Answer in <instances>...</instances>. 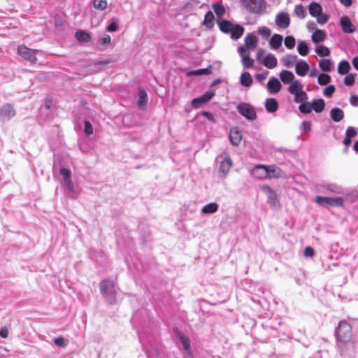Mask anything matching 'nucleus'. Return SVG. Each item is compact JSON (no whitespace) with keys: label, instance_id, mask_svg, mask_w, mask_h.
<instances>
[{"label":"nucleus","instance_id":"f257e3e1","mask_svg":"<svg viewBox=\"0 0 358 358\" xmlns=\"http://www.w3.org/2000/svg\"><path fill=\"white\" fill-rule=\"evenodd\" d=\"M336 346L341 356L352 357L355 355V338L351 325L345 320L338 323L335 330Z\"/></svg>","mask_w":358,"mask_h":358},{"label":"nucleus","instance_id":"f03ea898","mask_svg":"<svg viewBox=\"0 0 358 358\" xmlns=\"http://www.w3.org/2000/svg\"><path fill=\"white\" fill-rule=\"evenodd\" d=\"M100 291L106 300L110 304L116 302V289L115 284L110 280L105 279L100 282Z\"/></svg>","mask_w":358,"mask_h":358},{"label":"nucleus","instance_id":"7ed1b4c3","mask_svg":"<svg viewBox=\"0 0 358 358\" xmlns=\"http://www.w3.org/2000/svg\"><path fill=\"white\" fill-rule=\"evenodd\" d=\"M240 2L248 12L256 15L264 13L266 8L264 0H240Z\"/></svg>","mask_w":358,"mask_h":358},{"label":"nucleus","instance_id":"20e7f679","mask_svg":"<svg viewBox=\"0 0 358 358\" xmlns=\"http://www.w3.org/2000/svg\"><path fill=\"white\" fill-rule=\"evenodd\" d=\"M237 111L248 120L253 121L257 118L255 108L248 103L241 102L236 106Z\"/></svg>","mask_w":358,"mask_h":358},{"label":"nucleus","instance_id":"39448f33","mask_svg":"<svg viewBox=\"0 0 358 358\" xmlns=\"http://www.w3.org/2000/svg\"><path fill=\"white\" fill-rule=\"evenodd\" d=\"M317 190L324 194L333 193L336 194H343L344 189L342 187L336 183H319L317 185Z\"/></svg>","mask_w":358,"mask_h":358},{"label":"nucleus","instance_id":"423d86ee","mask_svg":"<svg viewBox=\"0 0 358 358\" xmlns=\"http://www.w3.org/2000/svg\"><path fill=\"white\" fill-rule=\"evenodd\" d=\"M38 52V50L29 48L24 45H19L17 48V54L31 64H35L37 62L36 53Z\"/></svg>","mask_w":358,"mask_h":358},{"label":"nucleus","instance_id":"0eeeda50","mask_svg":"<svg viewBox=\"0 0 358 358\" xmlns=\"http://www.w3.org/2000/svg\"><path fill=\"white\" fill-rule=\"evenodd\" d=\"M315 202L320 206L327 205L329 206L338 207L342 206L343 204V199L342 197H327L322 196H317L315 197Z\"/></svg>","mask_w":358,"mask_h":358},{"label":"nucleus","instance_id":"6e6552de","mask_svg":"<svg viewBox=\"0 0 358 358\" xmlns=\"http://www.w3.org/2000/svg\"><path fill=\"white\" fill-rule=\"evenodd\" d=\"M16 114L15 109L10 103L3 104L0 107V121L5 122L11 120Z\"/></svg>","mask_w":358,"mask_h":358},{"label":"nucleus","instance_id":"1a4fd4ad","mask_svg":"<svg viewBox=\"0 0 358 358\" xmlns=\"http://www.w3.org/2000/svg\"><path fill=\"white\" fill-rule=\"evenodd\" d=\"M214 96L215 92L213 91L206 92L201 96L192 100L191 104L192 108H199L201 107L204 103L209 101Z\"/></svg>","mask_w":358,"mask_h":358},{"label":"nucleus","instance_id":"9d476101","mask_svg":"<svg viewBox=\"0 0 358 358\" xmlns=\"http://www.w3.org/2000/svg\"><path fill=\"white\" fill-rule=\"evenodd\" d=\"M232 160L229 156L224 157L219 166V178H224L232 166Z\"/></svg>","mask_w":358,"mask_h":358},{"label":"nucleus","instance_id":"9b49d317","mask_svg":"<svg viewBox=\"0 0 358 358\" xmlns=\"http://www.w3.org/2000/svg\"><path fill=\"white\" fill-rule=\"evenodd\" d=\"M262 189L267 196L268 203L271 207L275 208L278 206L279 201L275 192L270 186H264Z\"/></svg>","mask_w":358,"mask_h":358},{"label":"nucleus","instance_id":"f8f14e48","mask_svg":"<svg viewBox=\"0 0 358 358\" xmlns=\"http://www.w3.org/2000/svg\"><path fill=\"white\" fill-rule=\"evenodd\" d=\"M275 22L276 25L282 29L287 28L290 24V18L287 13L280 12L275 16Z\"/></svg>","mask_w":358,"mask_h":358},{"label":"nucleus","instance_id":"ddd939ff","mask_svg":"<svg viewBox=\"0 0 358 358\" xmlns=\"http://www.w3.org/2000/svg\"><path fill=\"white\" fill-rule=\"evenodd\" d=\"M341 27L343 32L347 34L353 33L355 31V27L352 24L350 18L348 16H343L340 20Z\"/></svg>","mask_w":358,"mask_h":358},{"label":"nucleus","instance_id":"4468645a","mask_svg":"<svg viewBox=\"0 0 358 358\" xmlns=\"http://www.w3.org/2000/svg\"><path fill=\"white\" fill-rule=\"evenodd\" d=\"M282 85L278 78L275 77H271L268 83L267 88L271 94H276L281 90Z\"/></svg>","mask_w":358,"mask_h":358},{"label":"nucleus","instance_id":"2eb2a0df","mask_svg":"<svg viewBox=\"0 0 358 358\" xmlns=\"http://www.w3.org/2000/svg\"><path fill=\"white\" fill-rule=\"evenodd\" d=\"M309 70L308 64L303 60H299L295 64L296 73L299 76H305Z\"/></svg>","mask_w":358,"mask_h":358},{"label":"nucleus","instance_id":"dca6fc26","mask_svg":"<svg viewBox=\"0 0 358 358\" xmlns=\"http://www.w3.org/2000/svg\"><path fill=\"white\" fill-rule=\"evenodd\" d=\"M268 170L267 169V166L262 164L256 165L252 171V174L258 178H264L268 177Z\"/></svg>","mask_w":358,"mask_h":358},{"label":"nucleus","instance_id":"f3484780","mask_svg":"<svg viewBox=\"0 0 358 358\" xmlns=\"http://www.w3.org/2000/svg\"><path fill=\"white\" fill-rule=\"evenodd\" d=\"M260 64L269 69H272L277 66L278 60L273 54L269 53L263 58Z\"/></svg>","mask_w":358,"mask_h":358},{"label":"nucleus","instance_id":"a211bd4d","mask_svg":"<svg viewBox=\"0 0 358 358\" xmlns=\"http://www.w3.org/2000/svg\"><path fill=\"white\" fill-rule=\"evenodd\" d=\"M326 38L327 32L322 29H316L311 36L313 42L315 44L323 42Z\"/></svg>","mask_w":358,"mask_h":358},{"label":"nucleus","instance_id":"6ab92c4d","mask_svg":"<svg viewBox=\"0 0 358 358\" xmlns=\"http://www.w3.org/2000/svg\"><path fill=\"white\" fill-rule=\"evenodd\" d=\"M245 44L250 50H254L257 47V38L252 33H249L245 38Z\"/></svg>","mask_w":358,"mask_h":358},{"label":"nucleus","instance_id":"aec40b11","mask_svg":"<svg viewBox=\"0 0 358 358\" xmlns=\"http://www.w3.org/2000/svg\"><path fill=\"white\" fill-rule=\"evenodd\" d=\"M283 64L287 68H292L298 62V57L296 55L287 54L282 59Z\"/></svg>","mask_w":358,"mask_h":358},{"label":"nucleus","instance_id":"412c9836","mask_svg":"<svg viewBox=\"0 0 358 358\" xmlns=\"http://www.w3.org/2000/svg\"><path fill=\"white\" fill-rule=\"evenodd\" d=\"M330 117L335 122H338L344 118V112L339 108H333L330 110Z\"/></svg>","mask_w":358,"mask_h":358},{"label":"nucleus","instance_id":"4be33fe9","mask_svg":"<svg viewBox=\"0 0 358 358\" xmlns=\"http://www.w3.org/2000/svg\"><path fill=\"white\" fill-rule=\"evenodd\" d=\"M179 339L186 354L192 358V352L190 347V340L189 338L182 334L179 336Z\"/></svg>","mask_w":358,"mask_h":358},{"label":"nucleus","instance_id":"5701e85b","mask_svg":"<svg viewBox=\"0 0 358 358\" xmlns=\"http://www.w3.org/2000/svg\"><path fill=\"white\" fill-rule=\"evenodd\" d=\"M265 108L268 113H274L278 108V103L275 98H268L265 101Z\"/></svg>","mask_w":358,"mask_h":358},{"label":"nucleus","instance_id":"b1692460","mask_svg":"<svg viewBox=\"0 0 358 358\" xmlns=\"http://www.w3.org/2000/svg\"><path fill=\"white\" fill-rule=\"evenodd\" d=\"M242 139V134L238 130H231L229 133V140L231 143L237 146L240 144Z\"/></svg>","mask_w":358,"mask_h":358},{"label":"nucleus","instance_id":"393cba45","mask_svg":"<svg viewBox=\"0 0 358 358\" xmlns=\"http://www.w3.org/2000/svg\"><path fill=\"white\" fill-rule=\"evenodd\" d=\"M282 40L283 38L281 35L278 34H273L269 41L271 48L273 50L278 49L282 45Z\"/></svg>","mask_w":358,"mask_h":358},{"label":"nucleus","instance_id":"a878e982","mask_svg":"<svg viewBox=\"0 0 358 358\" xmlns=\"http://www.w3.org/2000/svg\"><path fill=\"white\" fill-rule=\"evenodd\" d=\"M279 76H280L281 81L285 84H287V83H292L293 81H294V76L293 73L288 70H282L280 73Z\"/></svg>","mask_w":358,"mask_h":358},{"label":"nucleus","instance_id":"bb28decb","mask_svg":"<svg viewBox=\"0 0 358 358\" xmlns=\"http://www.w3.org/2000/svg\"><path fill=\"white\" fill-rule=\"evenodd\" d=\"M219 206L217 203L212 202L205 205L201 209V214L209 215L217 211Z\"/></svg>","mask_w":358,"mask_h":358},{"label":"nucleus","instance_id":"cd10ccee","mask_svg":"<svg viewBox=\"0 0 358 358\" xmlns=\"http://www.w3.org/2000/svg\"><path fill=\"white\" fill-rule=\"evenodd\" d=\"M309 13L313 17H316L322 12V6L317 2H312L308 6Z\"/></svg>","mask_w":358,"mask_h":358},{"label":"nucleus","instance_id":"c85d7f7f","mask_svg":"<svg viewBox=\"0 0 358 358\" xmlns=\"http://www.w3.org/2000/svg\"><path fill=\"white\" fill-rule=\"evenodd\" d=\"M75 37L77 41L82 43L90 42L92 39L90 34L84 31V30H78L75 33Z\"/></svg>","mask_w":358,"mask_h":358},{"label":"nucleus","instance_id":"c756f323","mask_svg":"<svg viewBox=\"0 0 358 358\" xmlns=\"http://www.w3.org/2000/svg\"><path fill=\"white\" fill-rule=\"evenodd\" d=\"M244 32V27L241 24H234V28L230 32L231 38L234 40L240 38Z\"/></svg>","mask_w":358,"mask_h":358},{"label":"nucleus","instance_id":"7c9ffc66","mask_svg":"<svg viewBox=\"0 0 358 358\" xmlns=\"http://www.w3.org/2000/svg\"><path fill=\"white\" fill-rule=\"evenodd\" d=\"M219 27L223 33L230 34L234 28V24L229 20H223L219 22Z\"/></svg>","mask_w":358,"mask_h":358},{"label":"nucleus","instance_id":"2f4dec72","mask_svg":"<svg viewBox=\"0 0 358 358\" xmlns=\"http://www.w3.org/2000/svg\"><path fill=\"white\" fill-rule=\"evenodd\" d=\"M303 84L298 80L293 81L289 87H288V92L294 95L298 92H301L303 90Z\"/></svg>","mask_w":358,"mask_h":358},{"label":"nucleus","instance_id":"473e14b6","mask_svg":"<svg viewBox=\"0 0 358 358\" xmlns=\"http://www.w3.org/2000/svg\"><path fill=\"white\" fill-rule=\"evenodd\" d=\"M215 17L211 10H208L205 16L203 24L207 28L211 29L214 26Z\"/></svg>","mask_w":358,"mask_h":358},{"label":"nucleus","instance_id":"72a5a7b5","mask_svg":"<svg viewBox=\"0 0 358 358\" xmlns=\"http://www.w3.org/2000/svg\"><path fill=\"white\" fill-rule=\"evenodd\" d=\"M311 103L313 105V110L317 113H322L324 109L325 102L322 99H314Z\"/></svg>","mask_w":358,"mask_h":358},{"label":"nucleus","instance_id":"f704fd0d","mask_svg":"<svg viewBox=\"0 0 358 358\" xmlns=\"http://www.w3.org/2000/svg\"><path fill=\"white\" fill-rule=\"evenodd\" d=\"M320 68L324 72H330L332 70L333 64L329 59H322L319 62Z\"/></svg>","mask_w":358,"mask_h":358},{"label":"nucleus","instance_id":"c9c22d12","mask_svg":"<svg viewBox=\"0 0 358 358\" xmlns=\"http://www.w3.org/2000/svg\"><path fill=\"white\" fill-rule=\"evenodd\" d=\"M240 83L244 87H250L252 83V78L249 72H243L240 78Z\"/></svg>","mask_w":358,"mask_h":358},{"label":"nucleus","instance_id":"e433bc0d","mask_svg":"<svg viewBox=\"0 0 358 358\" xmlns=\"http://www.w3.org/2000/svg\"><path fill=\"white\" fill-rule=\"evenodd\" d=\"M211 73L210 67L200 69L197 70H192L189 71L187 75L188 76H198L201 75H209Z\"/></svg>","mask_w":358,"mask_h":358},{"label":"nucleus","instance_id":"4c0bfd02","mask_svg":"<svg viewBox=\"0 0 358 358\" xmlns=\"http://www.w3.org/2000/svg\"><path fill=\"white\" fill-rule=\"evenodd\" d=\"M350 69V63L348 61L343 60L338 64V73L341 75H345Z\"/></svg>","mask_w":358,"mask_h":358},{"label":"nucleus","instance_id":"58836bf2","mask_svg":"<svg viewBox=\"0 0 358 358\" xmlns=\"http://www.w3.org/2000/svg\"><path fill=\"white\" fill-rule=\"evenodd\" d=\"M299 110L303 114L310 113L313 110V105L308 101L303 102L299 105Z\"/></svg>","mask_w":358,"mask_h":358},{"label":"nucleus","instance_id":"ea45409f","mask_svg":"<svg viewBox=\"0 0 358 358\" xmlns=\"http://www.w3.org/2000/svg\"><path fill=\"white\" fill-rule=\"evenodd\" d=\"M297 51L301 56H306L309 52V48L306 42L300 41L297 46Z\"/></svg>","mask_w":358,"mask_h":358},{"label":"nucleus","instance_id":"a19ab883","mask_svg":"<svg viewBox=\"0 0 358 358\" xmlns=\"http://www.w3.org/2000/svg\"><path fill=\"white\" fill-rule=\"evenodd\" d=\"M148 102V95L146 92L140 88L138 93V104L139 106L145 105Z\"/></svg>","mask_w":358,"mask_h":358},{"label":"nucleus","instance_id":"79ce46f5","mask_svg":"<svg viewBox=\"0 0 358 358\" xmlns=\"http://www.w3.org/2000/svg\"><path fill=\"white\" fill-rule=\"evenodd\" d=\"M316 53L320 57H327L330 55V50L324 46L320 45L315 48Z\"/></svg>","mask_w":358,"mask_h":358},{"label":"nucleus","instance_id":"37998d69","mask_svg":"<svg viewBox=\"0 0 358 358\" xmlns=\"http://www.w3.org/2000/svg\"><path fill=\"white\" fill-rule=\"evenodd\" d=\"M308 98V96L306 92L301 90L294 94V101L296 103L305 102Z\"/></svg>","mask_w":358,"mask_h":358},{"label":"nucleus","instance_id":"c03bdc74","mask_svg":"<svg viewBox=\"0 0 358 358\" xmlns=\"http://www.w3.org/2000/svg\"><path fill=\"white\" fill-rule=\"evenodd\" d=\"M331 80V76L327 73H320L318 76V83L320 85H326L329 84Z\"/></svg>","mask_w":358,"mask_h":358},{"label":"nucleus","instance_id":"a18cd8bd","mask_svg":"<svg viewBox=\"0 0 358 358\" xmlns=\"http://www.w3.org/2000/svg\"><path fill=\"white\" fill-rule=\"evenodd\" d=\"M294 13L298 17L301 19H303L306 15V9L301 4H299L295 6Z\"/></svg>","mask_w":358,"mask_h":358},{"label":"nucleus","instance_id":"49530a36","mask_svg":"<svg viewBox=\"0 0 358 358\" xmlns=\"http://www.w3.org/2000/svg\"><path fill=\"white\" fill-rule=\"evenodd\" d=\"M284 43L287 49H293L296 44V40L292 36H287L285 38Z\"/></svg>","mask_w":358,"mask_h":358},{"label":"nucleus","instance_id":"de8ad7c7","mask_svg":"<svg viewBox=\"0 0 358 358\" xmlns=\"http://www.w3.org/2000/svg\"><path fill=\"white\" fill-rule=\"evenodd\" d=\"M213 8L218 17H222L225 13V8L222 4L214 3Z\"/></svg>","mask_w":358,"mask_h":358},{"label":"nucleus","instance_id":"09e8293b","mask_svg":"<svg viewBox=\"0 0 358 358\" xmlns=\"http://www.w3.org/2000/svg\"><path fill=\"white\" fill-rule=\"evenodd\" d=\"M107 4L108 3L106 0H94L93 2L94 7L101 10L106 9Z\"/></svg>","mask_w":358,"mask_h":358},{"label":"nucleus","instance_id":"8fccbe9b","mask_svg":"<svg viewBox=\"0 0 358 358\" xmlns=\"http://www.w3.org/2000/svg\"><path fill=\"white\" fill-rule=\"evenodd\" d=\"M242 63L245 68H251L254 64V59L249 57V55H246V56H243L242 58Z\"/></svg>","mask_w":358,"mask_h":358},{"label":"nucleus","instance_id":"3c124183","mask_svg":"<svg viewBox=\"0 0 358 358\" xmlns=\"http://www.w3.org/2000/svg\"><path fill=\"white\" fill-rule=\"evenodd\" d=\"M59 173L62 176L64 181L71 179V171L70 169L62 167L60 169Z\"/></svg>","mask_w":358,"mask_h":358},{"label":"nucleus","instance_id":"603ef678","mask_svg":"<svg viewBox=\"0 0 358 358\" xmlns=\"http://www.w3.org/2000/svg\"><path fill=\"white\" fill-rule=\"evenodd\" d=\"M84 133L87 136H90L93 134L92 125L88 120L84 121Z\"/></svg>","mask_w":358,"mask_h":358},{"label":"nucleus","instance_id":"864d4df0","mask_svg":"<svg viewBox=\"0 0 358 358\" xmlns=\"http://www.w3.org/2000/svg\"><path fill=\"white\" fill-rule=\"evenodd\" d=\"M336 91V87L333 85H330L324 88L323 94L327 97H331Z\"/></svg>","mask_w":358,"mask_h":358},{"label":"nucleus","instance_id":"5fc2aeb1","mask_svg":"<svg viewBox=\"0 0 358 358\" xmlns=\"http://www.w3.org/2000/svg\"><path fill=\"white\" fill-rule=\"evenodd\" d=\"M344 83L346 86H352L355 83V76L352 73H350L344 78Z\"/></svg>","mask_w":358,"mask_h":358},{"label":"nucleus","instance_id":"6e6d98bb","mask_svg":"<svg viewBox=\"0 0 358 358\" xmlns=\"http://www.w3.org/2000/svg\"><path fill=\"white\" fill-rule=\"evenodd\" d=\"M258 33L262 36L268 38L271 35V30L266 27H260L258 29Z\"/></svg>","mask_w":358,"mask_h":358},{"label":"nucleus","instance_id":"4d7b16f0","mask_svg":"<svg viewBox=\"0 0 358 358\" xmlns=\"http://www.w3.org/2000/svg\"><path fill=\"white\" fill-rule=\"evenodd\" d=\"M357 132L353 127H348L345 131V136L352 139L357 136Z\"/></svg>","mask_w":358,"mask_h":358},{"label":"nucleus","instance_id":"13d9d810","mask_svg":"<svg viewBox=\"0 0 358 358\" xmlns=\"http://www.w3.org/2000/svg\"><path fill=\"white\" fill-rule=\"evenodd\" d=\"M317 22L320 24H324L327 22L329 20V16L327 14L321 13L319 15L316 16Z\"/></svg>","mask_w":358,"mask_h":358},{"label":"nucleus","instance_id":"bf43d9fd","mask_svg":"<svg viewBox=\"0 0 358 358\" xmlns=\"http://www.w3.org/2000/svg\"><path fill=\"white\" fill-rule=\"evenodd\" d=\"M311 122L309 121H303L301 124V129L303 132L308 133L311 130Z\"/></svg>","mask_w":358,"mask_h":358},{"label":"nucleus","instance_id":"052dcab7","mask_svg":"<svg viewBox=\"0 0 358 358\" xmlns=\"http://www.w3.org/2000/svg\"><path fill=\"white\" fill-rule=\"evenodd\" d=\"M64 185L66 186V188L67 189V190L69 192H71V193L75 192L74 185L71 181V179L69 180L64 181Z\"/></svg>","mask_w":358,"mask_h":358},{"label":"nucleus","instance_id":"680f3d73","mask_svg":"<svg viewBox=\"0 0 358 358\" xmlns=\"http://www.w3.org/2000/svg\"><path fill=\"white\" fill-rule=\"evenodd\" d=\"M54 343L58 347L64 348V347H65L66 345V344L64 342V338L62 337V336L55 338L54 339Z\"/></svg>","mask_w":358,"mask_h":358},{"label":"nucleus","instance_id":"e2e57ef3","mask_svg":"<svg viewBox=\"0 0 358 358\" xmlns=\"http://www.w3.org/2000/svg\"><path fill=\"white\" fill-rule=\"evenodd\" d=\"M315 255V250L312 247L308 246L304 250V256L307 257H312Z\"/></svg>","mask_w":358,"mask_h":358},{"label":"nucleus","instance_id":"0e129e2a","mask_svg":"<svg viewBox=\"0 0 358 358\" xmlns=\"http://www.w3.org/2000/svg\"><path fill=\"white\" fill-rule=\"evenodd\" d=\"M201 115L207 118L208 120H210L212 122H215V117L213 115V114L208 111H203L201 113Z\"/></svg>","mask_w":358,"mask_h":358},{"label":"nucleus","instance_id":"69168bd1","mask_svg":"<svg viewBox=\"0 0 358 358\" xmlns=\"http://www.w3.org/2000/svg\"><path fill=\"white\" fill-rule=\"evenodd\" d=\"M110 40H111L110 36L108 34H106L99 38V43L101 45H107V44L110 43Z\"/></svg>","mask_w":358,"mask_h":358},{"label":"nucleus","instance_id":"338daca9","mask_svg":"<svg viewBox=\"0 0 358 358\" xmlns=\"http://www.w3.org/2000/svg\"><path fill=\"white\" fill-rule=\"evenodd\" d=\"M117 29H118V24L115 22H113L110 23L108 24V26L107 27V30H108V31H110V32L116 31L117 30Z\"/></svg>","mask_w":358,"mask_h":358},{"label":"nucleus","instance_id":"774afa93","mask_svg":"<svg viewBox=\"0 0 358 358\" xmlns=\"http://www.w3.org/2000/svg\"><path fill=\"white\" fill-rule=\"evenodd\" d=\"M350 103L352 106L357 107L358 106V96L356 94H352L350 98Z\"/></svg>","mask_w":358,"mask_h":358}]
</instances>
